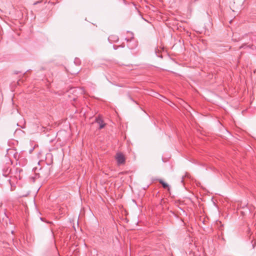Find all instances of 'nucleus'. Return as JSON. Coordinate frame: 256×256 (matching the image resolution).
Returning a JSON list of instances; mask_svg holds the SVG:
<instances>
[{
    "label": "nucleus",
    "instance_id": "obj_1",
    "mask_svg": "<svg viewBox=\"0 0 256 256\" xmlns=\"http://www.w3.org/2000/svg\"><path fill=\"white\" fill-rule=\"evenodd\" d=\"M116 159L118 165L122 164L125 163L126 158L124 154L122 152H118L116 154Z\"/></svg>",
    "mask_w": 256,
    "mask_h": 256
},
{
    "label": "nucleus",
    "instance_id": "obj_2",
    "mask_svg": "<svg viewBox=\"0 0 256 256\" xmlns=\"http://www.w3.org/2000/svg\"><path fill=\"white\" fill-rule=\"evenodd\" d=\"M128 36L125 38L127 42H130L134 39V34L132 32H127Z\"/></svg>",
    "mask_w": 256,
    "mask_h": 256
},
{
    "label": "nucleus",
    "instance_id": "obj_3",
    "mask_svg": "<svg viewBox=\"0 0 256 256\" xmlns=\"http://www.w3.org/2000/svg\"><path fill=\"white\" fill-rule=\"evenodd\" d=\"M158 182L160 184H162V187L164 188H168V190H170L168 185L163 180L160 179V180H158Z\"/></svg>",
    "mask_w": 256,
    "mask_h": 256
},
{
    "label": "nucleus",
    "instance_id": "obj_4",
    "mask_svg": "<svg viewBox=\"0 0 256 256\" xmlns=\"http://www.w3.org/2000/svg\"><path fill=\"white\" fill-rule=\"evenodd\" d=\"M108 40L112 42H117L118 40V38L116 36L112 35L109 36Z\"/></svg>",
    "mask_w": 256,
    "mask_h": 256
},
{
    "label": "nucleus",
    "instance_id": "obj_5",
    "mask_svg": "<svg viewBox=\"0 0 256 256\" xmlns=\"http://www.w3.org/2000/svg\"><path fill=\"white\" fill-rule=\"evenodd\" d=\"M20 170H18V169L16 170V174L18 176H16V178H18L19 180L21 179V176H20Z\"/></svg>",
    "mask_w": 256,
    "mask_h": 256
},
{
    "label": "nucleus",
    "instance_id": "obj_6",
    "mask_svg": "<svg viewBox=\"0 0 256 256\" xmlns=\"http://www.w3.org/2000/svg\"><path fill=\"white\" fill-rule=\"evenodd\" d=\"M98 123L100 124V128L102 129L104 128L105 126V124L104 123L102 120H100L98 122Z\"/></svg>",
    "mask_w": 256,
    "mask_h": 256
},
{
    "label": "nucleus",
    "instance_id": "obj_7",
    "mask_svg": "<svg viewBox=\"0 0 256 256\" xmlns=\"http://www.w3.org/2000/svg\"><path fill=\"white\" fill-rule=\"evenodd\" d=\"M256 241H254V244H253V247H254V246L256 245Z\"/></svg>",
    "mask_w": 256,
    "mask_h": 256
},
{
    "label": "nucleus",
    "instance_id": "obj_8",
    "mask_svg": "<svg viewBox=\"0 0 256 256\" xmlns=\"http://www.w3.org/2000/svg\"><path fill=\"white\" fill-rule=\"evenodd\" d=\"M37 2L34 3V4H37L40 2Z\"/></svg>",
    "mask_w": 256,
    "mask_h": 256
}]
</instances>
